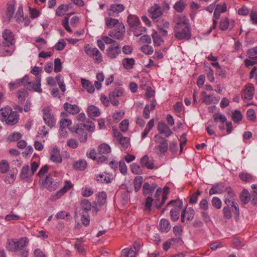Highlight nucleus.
Instances as JSON below:
<instances>
[{
    "label": "nucleus",
    "mask_w": 257,
    "mask_h": 257,
    "mask_svg": "<svg viewBox=\"0 0 257 257\" xmlns=\"http://www.w3.org/2000/svg\"><path fill=\"white\" fill-rule=\"evenodd\" d=\"M17 94L19 102L23 103L27 96V92L25 90H19Z\"/></svg>",
    "instance_id": "obj_51"
},
{
    "label": "nucleus",
    "mask_w": 257,
    "mask_h": 257,
    "mask_svg": "<svg viewBox=\"0 0 257 257\" xmlns=\"http://www.w3.org/2000/svg\"><path fill=\"white\" fill-rule=\"evenodd\" d=\"M247 118L251 121H255L256 120V114L255 111L253 109H249L246 112Z\"/></svg>",
    "instance_id": "obj_52"
},
{
    "label": "nucleus",
    "mask_w": 257,
    "mask_h": 257,
    "mask_svg": "<svg viewBox=\"0 0 257 257\" xmlns=\"http://www.w3.org/2000/svg\"><path fill=\"white\" fill-rule=\"evenodd\" d=\"M7 248L8 250L12 252H17L16 239H8L7 241Z\"/></svg>",
    "instance_id": "obj_31"
},
{
    "label": "nucleus",
    "mask_w": 257,
    "mask_h": 257,
    "mask_svg": "<svg viewBox=\"0 0 257 257\" xmlns=\"http://www.w3.org/2000/svg\"><path fill=\"white\" fill-rule=\"evenodd\" d=\"M87 166L86 161L84 159H80L73 163L72 165L73 168L78 171H83Z\"/></svg>",
    "instance_id": "obj_18"
},
{
    "label": "nucleus",
    "mask_w": 257,
    "mask_h": 257,
    "mask_svg": "<svg viewBox=\"0 0 257 257\" xmlns=\"http://www.w3.org/2000/svg\"><path fill=\"white\" fill-rule=\"evenodd\" d=\"M13 111L10 107L1 108L0 110V116L2 120L4 121L8 116L12 113Z\"/></svg>",
    "instance_id": "obj_38"
},
{
    "label": "nucleus",
    "mask_w": 257,
    "mask_h": 257,
    "mask_svg": "<svg viewBox=\"0 0 257 257\" xmlns=\"http://www.w3.org/2000/svg\"><path fill=\"white\" fill-rule=\"evenodd\" d=\"M15 12V7L13 4H7V15L8 18L10 19L13 17Z\"/></svg>",
    "instance_id": "obj_60"
},
{
    "label": "nucleus",
    "mask_w": 257,
    "mask_h": 257,
    "mask_svg": "<svg viewBox=\"0 0 257 257\" xmlns=\"http://www.w3.org/2000/svg\"><path fill=\"white\" fill-rule=\"evenodd\" d=\"M155 138L156 143L159 144L155 147V149L159 150L161 154L166 153L168 150V140L159 135H155Z\"/></svg>",
    "instance_id": "obj_5"
},
{
    "label": "nucleus",
    "mask_w": 257,
    "mask_h": 257,
    "mask_svg": "<svg viewBox=\"0 0 257 257\" xmlns=\"http://www.w3.org/2000/svg\"><path fill=\"white\" fill-rule=\"evenodd\" d=\"M95 128L93 123H80L71 128V131L74 132V136L78 138L80 143H85L87 141V131H92Z\"/></svg>",
    "instance_id": "obj_1"
},
{
    "label": "nucleus",
    "mask_w": 257,
    "mask_h": 257,
    "mask_svg": "<svg viewBox=\"0 0 257 257\" xmlns=\"http://www.w3.org/2000/svg\"><path fill=\"white\" fill-rule=\"evenodd\" d=\"M169 187L167 186H165L163 191H162V199H161V203L160 204V205H164L165 203L166 200L168 198V194L169 193Z\"/></svg>",
    "instance_id": "obj_54"
},
{
    "label": "nucleus",
    "mask_w": 257,
    "mask_h": 257,
    "mask_svg": "<svg viewBox=\"0 0 257 257\" xmlns=\"http://www.w3.org/2000/svg\"><path fill=\"white\" fill-rule=\"evenodd\" d=\"M249 58L251 59H257V46L248 49L247 51Z\"/></svg>",
    "instance_id": "obj_57"
},
{
    "label": "nucleus",
    "mask_w": 257,
    "mask_h": 257,
    "mask_svg": "<svg viewBox=\"0 0 257 257\" xmlns=\"http://www.w3.org/2000/svg\"><path fill=\"white\" fill-rule=\"evenodd\" d=\"M229 21L228 18H225L220 21L219 24V28L220 30L225 31L227 29L229 26Z\"/></svg>",
    "instance_id": "obj_64"
},
{
    "label": "nucleus",
    "mask_w": 257,
    "mask_h": 257,
    "mask_svg": "<svg viewBox=\"0 0 257 257\" xmlns=\"http://www.w3.org/2000/svg\"><path fill=\"white\" fill-rule=\"evenodd\" d=\"M120 53V47L118 44L111 45L106 50V55L110 59L115 58Z\"/></svg>",
    "instance_id": "obj_10"
},
{
    "label": "nucleus",
    "mask_w": 257,
    "mask_h": 257,
    "mask_svg": "<svg viewBox=\"0 0 257 257\" xmlns=\"http://www.w3.org/2000/svg\"><path fill=\"white\" fill-rule=\"evenodd\" d=\"M149 13L150 17L153 21L157 22V20H159L158 19L163 14L162 8L159 5H155L149 10Z\"/></svg>",
    "instance_id": "obj_11"
},
{
    "label": "nucleus",
    "mask_w": 257,
    "mask_h": 257,
    "mask_svg": "<svg viewBox=\"0 0 257 257\" xmlns=\"http://www.w3.org/2000/svg\"><path fill=\"white\" fill-rule=\"evenodd\" d=\"M141 51L147 55H151L153 53V47L150 45H146L141 47Z\"/></svg>",
    "instance_id": "obj_62"
},
{
    "label": "nucleus",
    "mask_w": 257,
    "mask_h": 257,
    "mask_svg": "<svg viewBox=\"0 0 257 257\" xmlns=\"http://www.w3.org/2000/svg\"><path fill=\"white\" fill-rule=\"evenodd\" d=\"M137 252L132 247L126 248L121 251L120 257H135Z\"/></svg>",
    "instance_id": "obj_30"
},
{
    "label": "nucleus",
    "mask_w": 257,
    "mask_h": 257,
    "mask_svg": "<svg viewBox=\"0 0 257 257\" xmlns=\"http://www.w3.org/2000/svg\"><path fill=\"white\" fill-rule=\"evenodd\" d=\"M92 205L90 201L87 199H83L80 203V209L79 212H85L88 213L91 210Z\"/></svg>",
    "instance_id": "obj_23"
},
{
    "label": "nucleus",
    "mask_w": 257,
    "mask_h": 257,
    "mask_svg": "<svg viewBox=\"0 0 257 257\" xmlns=\"http://www.w3.org/2000/svg\"><path fill=\"white\" fill-rule=\"evenodd\" d=\"M175 37L178 40H188L191 36V30L187 23L177 22L174 28Z\"/></svg>",
    "instance_id": "obj_2"
},
{
    "label": "nucleus",
    "mask_w": 257,
    "mask_h": 257,
    "mask_svg": "<svg viewBox=\"0 0 257 257\" xmlns=\"http://www.w3.org/2000/svg\"><path fill=\"white\" fill-rule=\"evenodd\" d=\"M80 215L81 216L82 223L85 226H88L90 223L89 215L88 213L85 212H82L80 213Z\"/></svg>",
    "instance_id": "obj_44"
},
{
    "label": "nucleus",
    "mask_w": 257,
    "mask_h": 257,
    "mask_svg": "<svg viewBox=\"0 0 257 257\" xmlns=\"http://www.w3.org/2000/svg\"><path fill=\"white\" fill-rule=\"evenodd\" d=\"M64 108L67 112L72 114L77 113L79 111V109L77 105L75 104L72 105L68 102L64 104Z\"/></svg>",
    "instance_id": "obj_20"
},
{
    "label": "nucleus",
    "mask_w": 257,
    "mask_h": 257,
    "mask_svg": "<svg viewBox=\"0 0 257 257\" xmlns=\"http://www.w3.org/2000/svg\"><path fill=\"white\" fill-rule=\"evenodd\" d=\"M85 51L88 56L93 58H94L95 55L99 54V52L96 48H86Z\"/></svg>",
    "instance_id": "obj_47"
},
{
    "label": "nucleus",
    "mask_w": 257,
    "mask_h": 257,
    "mask_svg": "<svg viewBox=\"0 0 257 257\" xmlns=\"http://www.w3.org/2000/svg\"><path fill=\"white\" fill-rule=\"evenodd\" d=\"M212 205L216 209H219L222 206L221 200L217 197H214L211 200Z\"/></svg>",
    "instance_id": "obj_49"
},
{
    "label": "nucleus",
    "mask_w": 257,
    "mask_h": 257,
    "mask_svg": "<svg viewBox=\"0 0 257 257\" xmlns=\"http://www.w3.org/2000/svg\"><path fill=\"white\" fill-rule=\"evenodd\" d=\"M158 130L159 134H164L167 138L170 136L173 132L169 126L164 122L159 121L158 124Z\"/></svg>",
    "instance_id": "obj_14"
},
{
    "label": "nucleus",
    "mask_w": 257,
    "mask_h": 257,
    "mask_svg": "<svg viewBox=\"0 0 257 257\" xmlns=\"http://www.w3.org/2000/svg\"><path fill=\"white\" fill-rule=\"evenodd\" d=\"M160 34L156 31H154L152 34L154 43L156 46H159L164 42L163 39L160 37Z\"/></svg>",
    "instance_id": "obj_36"
},
{
    "label": "nucleus",
    "mask_w": 257,
    "mask_h": 257,
    "mask_svg": "<svg viewBox=\"0 0 257 257\" xmlns=\"http://www.w3.org/2000/svg\"><path fill=\"white\" fill-rule=\"evenodd\" d=\"M122 63L125 69H131L134 67L135 64V60L133 58H125L122 59Z\"/></svg>",
    "instance_id": "obj_26"
},
{
    "label": "nucleus",
    "mask_w": 257,
    "mask_h": 257,
    "mask_svg": "<svg viewBox=\"0 0 257 257\" xmlns=\"http://www.w3.org/2000/svg\"><path fill=\"white\" fill-rule=\"evenodd\" d=\"M195 211L192 208H189L188 210L184 209L182 210L181 214V222L184 223L185 221V217L187 221L192 220L194 216Z\"/></svg>",
    "instance_id": "obj_13"
},
{
    "label": "nucleus",
    "mask_w": 257,
    "mask_h": 257,
    "mask_svg": "<svg viewBox=\"0 0 257 257\" xmlns=\"http://www.w3.org/2000/svg\"><path fill=\"white\" fill-rule=\"evenodd\" d=\"M171 226L169 221L165 218L161 219L160 221V229L162 232H168Z\"/></svg>",
    "instance_id": "obj_22"
},
{
    "label": "nucleus",
    "mask_w": 257,
    "mask_h": 257,
    "mask_svg": "<svg viewBox=\"0 0 257 257\" xmlns=\"http://www.w3.org/2000/svg\"><path fill=\"white\" fill-rule=\"evenodd\" d=\"M43 118L46 124L49 126L52 127L55 124L56 120L54 115L51 113L49 107H46L42 110Z\"/></svg>",
    "instance_id": "obj_4"
},
{
    "label": "nucleus",
    "mask_w": 257,
    "mask_h": 257,
    "mask_svg": "<svg viewBox=\"0 0 257 257\" xmlns=\"http://www.w3.org/2000/svg\"><path fill=\"white\" fill-rule=\"evenodd\" d=\"M50 159L52 161L55 163H60L62 161V159L60 153V150L57 148H53Z\"/></svg>",
    "instance_id": "obj_19"
},
{
    "label": "nucleus",
    "mask_w": 257,
    "mask_h": 257,
    "mask_svg": "<svg viewBox=\"0 0 257 257\" xmlns=\"http://www.w3.org/2000/svg\"><path fill=\"white\" fill-rule=\"evenodd\" d=\"M73 187V184L70 181H66L63 187L57 192V196L60 197Z\"/></svg>",
    "instance_id": "obj_27"
},
{
    "label": "nucleus",
    "mask_w": 257,
    "mask_h": 257,
    "mask_svg": "<svg viewBox=\"0 0 257 257\" xmlns=\"http://www.w3.org/2000/svg\"><path fill=\"white\" fill-rule=\"evenodd\" d=\"M123 94V90L121 88H116L113 91L109 94V98L112 97L116 98L122 96Z\"/></svg>",
    "instance_id": "obj_46"
},
{
    "label": "nucleus",
    "mask_w": 257,
    "mask_h": 257,
    "mask_svg": "<svg viewBox=\"0 0 257 257\" xmlns=\"http://www.w3.org/2000/svg\"><path fill=\"white\" fill-rule=\"evenodd\" d=\"M254 88L252 84H248L246 86L244 90V98L247 100H251L253 97V92Z\"/></svg>",
    "instance_id": "obj_21"
},
{
    "label": "nucleus",
    "mask_w": 257,
    "mask_h": 257,
    "mask_svg": "<svg viewBox=\"0 0 257 257\" xmlns=\"http://www.w3.org/2000/svg\"><path fill=\"white\" fill-rule=\"evenodd\" d=\"M250 199V196L248 191L246 189H244L242 191L240 195V199L241 201L244 204H246L249 202Z\"/></svg>",
    "instance_id": "obj_32"
},
{
    "label": "nucleus",
    "mask_w": 257,
    "mask_h": 257,
    "mask_svg": "<svg viewBox=\"0 0 257 257\" xmlns=\"http://www.w3.org/2000/svg\"><path fill=\"white\" fill-rule=\"evenodd\" d=\"M110 147L106 144H102L99 145L98 152L99 155L107 154L110 152Z\"/></svg>",
    "instance_id": "obj_35"
},
{
    "label": "nucleus",
    "mask_w": 257,
    "mask_h": 257,
    "mask_svg": "<svg viewBox=\"0 0 257 257\" xmlns=\"http://www.w3.org/2000/svg\"><path fill=\"white\" fill-rule=\"evenodd\" d=\"M96 179L97 181L101 183H109L110 182V179L107 176H104L103 174H99L96 176Z\"/></svg>",
    "instance_id": "obj_61"
},
{
    "label": "nucleus",
    "mask_w": 257,
    "mask_h": 257,
    "mask_svg": "<svg viewBox=\"0 0 257 257\" xmlns=\"http://www.w3.org/2000/svg\"><path fill=\"white\" fill-rule=\"evenodd\" d=\"M106 24L109 28L115 27V29L119 28L120 24H123L122 23H119V21L115 19L108 18L106 19Z\"/></svg>",
    "instance_id": "obj_24"
},
{
    "label": "nucleus",
    "mask_w": 257,
    "mask_h": 257,
    "mask_svg": "<svg viewBox=\"0 0 257 257\" xmlns=\"http://www.w3.org/2000/svg\"><path fill=\"white\" fill-rule=\"evenodd\" d=\"M242 115L239 110H235L232 113V119L234 122H239L241 121Z\"/></svg>",
    "instance_id": "obj_41"
},
{
    "label": "nucleus",
    "mask_w": 257,
    "mask_h": 257,
    "mask_svg": "<svg viewBox=\"0 0 257 257\" xmlns=\"http://www.w3.org/2000/svg\"><path fill=\"white\" fill-rule=\"evenodd\" d=\"M129 138L127 137H121L118 141L121 145L122 150H125L129 146Z\"/></svg>",
    "instance_id": "obj_45"
},
{
    "label": "nucleus",
    "mask_w": 257,
    "mask_h": 257,
    "mask_svg": "<svg viewBox=\"0 0 257 257\" xmlns=\"http://www.w3.org/2000/svg\"><path fill=\"white\" fill-rule=\"evenodd\" d=\"M170 206L172 207L170 210L180 213L183 207V202L182 200H180V199L172 200L168 202L166 206L162 209L161 213H164L165 211L167 210V208Z\"/></svg>",
    "instance_id": "obj_8"
},
{
    "label": "nucleus",
    "mask_w": 257,
    "mask_h": 257,
    "mask_svg": "<svg viewBox=\"0 0 257 257\" xmlns=\"http://www.w3.org/2000/svg\"><path fill=\"white\" fill-rule=\"evenodd\" d=\"M3 45L5 47H10L15 43L14 34L10 30L5 29L3 31Z\"/></svg>",
    "instance_id": "obj_6"
},
{
    "label": "nucleus",
    "mask_w": 257,
    "mask_h": 257,
    "mask_svg": "<svg viewBox=\"0 0 257 257\" xmlns=\"http://www.w3.org/2000/svg\"><path fill=\"white\" fill-rule=\"evenodd\" d=\"M141 163L143 167H146L151 170L154 168L153 160L149 159V156L147 155L144 156L141 159Z\"/></svg>",
    "instance_id": "obj_17"
},
{
    "label": "nucleus",
    "mask_w": 257,
    "mask_h": 257,
    "mask_svg": "<svg viewBox=\"0 0 257 257\" xmlns=\"http://www.w3.org/2000/svg\"><path fill=\"white\" fill-rule=\"evenodd\" d=\"M173 8L177 12L182 13L185 8V5L183 2L180 0L175 3Z\"/></svg>",
    "instance_id": "obj_48"
},
{
    "label": "nucleus",
    "mask_w": 257,
    "mask_h": 257,
    "mask_svg": "<svg viewBox=\"0 0 257 257\" xmlns=\"http://www.w3.org/2000/svg\"><path fill=\"white\" fill-rule=\"evenodd\" d=\"M158 28H169L170 24L166 20L160 19L157 20Z\"/></svg>",
    "instance_id": "obj_56"
},
{
    "label": "nucleus",
    "mask_w": 257,
    "mask_h": 257,
    "mask_svg": "<svg viewBox=\"0 0 257 257\" xmlns=\"http://www.w3.org/2000/svg\"><path fill=\"white\" fill-rule=\"evenodd\" d=\"M143 178L142 176H137L134 180L135 190L136 192L139 191L142 187Z\"/></svg>",
    "instance_id": "obj_37"
},
{
    "label": "nucleus",
    "mask_w": 257,
    "mask_h": 257,
    "mask_svg": "<svg viewBox=\"0 0 257 257\" xmlns=\"http://www.w3.org/2000/svg\"><path fill=\"white\" fill-rule=\"evenodd\" d=\"M41 184L50 191L56 190L59 186L58 182L54 181L51 175L46 176L45 179H41Z\"/></svg>",
    "instance_id": "obj_7"
},
{
    "label": "nucleus",
    "mask_w": 257,
    "mask_h": 257,
    "mask_svg": "<svg viewBox=\"0 0 257 257\" xmlns=\"http://www.w3.org/2000/svg\"><path fill=\"white\" fill-rule=\"evenodd\" d=\"M127 23L131 27L133 28L139 25L140 20L137 16L130 15L127 18Z\"/></svg>",
    "instance_id": "obj_29"
},
{
    "label": "nucleus",
    "mask_w": 257,
    "mask_h": 257,
    "mask_svg": "<svg viewBox=\"0 0 257 257\" xmlns=\"http://www.w3.org/2000/svg\"><path fill=\"white\" fill-rule=\"evenodd\" d=\"M81 81L83 87L85 88L89 93H92L94 91V86L91 82L83 78H81Z\"/></svg>",
    "instance_id": "obj_25"
},
{
    "label": "nucleus",
    "mask_w": 257,
    "mask_h": 257,
    "mask_svg": "<svg viewBox=\"0 0 257 257\" xmlns=\"http://www.w3.org/2000/svg\"><path fill=\"white\" fill-rule=\"evenodd\" d=\"M29 243V239L26 237H23L19 239H16L17 247L18 251L22 250L25 247L28 245Z\"/></svg>",
    "instance_id": "obj_28"
},
{
    "label": "nucleus",
    "mask_w": 257,
    "mask_h": 257,
    "mask_svg": "<svg viewBox=\"0 0 257 257\" xmlns=\"http://www.w3.org/2000/svg\"><path fill=\"white\" fill-rule=\"evenodd\" d=\"M223 187V185H222L221 184H217L213 185L209 190V195H212L215 194L221 193L223 191L222 187Z\"/></svg>",
    "instance_id": "obj_34"
},
{
    "label": "nucleus",
    "mask_w": 257,
    "mask_h": 257,
    "mask_svg": "<svg viewBox=\"0 0 257 257\" xmlns=\"http://www.w3.org/2000/svg\"><path fill=\"white\" fill-rule=\"evenodd\" d=\"M232 200L225 199L224 201L226 206L223 208V217L226 219H230L232 217V213H234L236 216L239 214V207L235 201Z\"/></svg>",
    "instance_id": "obj_3"
},
{
    "label": "nucleus",
    "mask_w": 257,
    "mask_h": 257,
    "mask_svg": "<svg viewBox=\"0 0 257 257\" xmlns=\"http://www.w3.org/2000/svg\"><path fill=\"white\" fill-rule=\"evenodd\" d=\"M62 68V62L59 58H56L54 60V71L56 73L59 72L61 71Z\"/></svg>",
    "instance_id": "obj_53"
},
{
    "label": "nucleus",
    "mask_w": 257,
    "mask_h": 257,
    "mask_svg": "<svg viewBox=\"0 0 257 257\" xmlns=\"http://www.w3.org/2000/svg\"><path fill=\"white\" fill-rule=\"evenodd\" d=\"M124 10V6L121 4H112L110 6L108 12V15L110 16H117L119 13H121Z\"/></svg>",
    "instance_id": "obj_12"
},
{
    "label": "nucleus",
    "mask_w": 257,
    "mask_h": 257,
    "mask_svg": "<svg viewBox=\"0 0 257 257\" xmlns=\"http://www.w3.org/2000/svg\"><path fill=\"white\" fill-rule=\"evenodd\" d=\"M88 114L90 117H97L100 114V112L97 107L91 105L88 108Z\"/></svg>",
    "instance_id": "obj_33"
},
{
    "label": "nucleus",
    "mask_w": 257,
    "mask_h": 257,
    "mask_svg": "<svg viewBox=\"0 0 257 257\" xmlns=\"http://www.w3.org/2000/svg\"><path fill=\"white\" fill-rule=\"evenodd\" d=\"M19 119V115L18 114L17 112L13 111L12 113L10 114L4 121H5L6 123L8 125H13L18 122Z\"/></svg>",
    "instance_id": "obj_16"
},
{
    "label": "nucleus",
    "mask_w": 257,
    "mask_h": 257,
    "mask_svg": "<svg viewBox=\"0 0 257 257\" xmlns=\"http://www.w3.org/2000/svg\"><path fill=\"white\" fill-rule=\"evenodd\" d=\"M157 185L156 183H154L150 186V184L148 182H145L143 187V191L144 195H147V194L151 195L152 196V193L154 191L155 189L156 188Z\"/></svg>",
    "instance_id": "obj_15"
},
{
    "label": "nucleus",
    "mask_w": 257,
    "mask_h": 257,
    "mask_svg": "<svg viewBox=\"0 0 257 257\" xmlns=\"http://www.w3.org/2000/svg\"><path fill=\"white\" fill-rule=\"evenodd\" d=\"M10 169L9 164L7 161L5 160L0 161V172L5 174L8 172Z\"/></svg>",
    "instance_id": "obj_39"
},
{
    "label": "nucleus",
    "mask_w": 257,
    "mask_h": 257,
    "mask_svg": "<svg viewBox=\"0 0 257 257\" xmlns=\"http://www.w3.org/2000/svg\"><path fill=\"white\" fill-rule=\"evenodd\" d=\"M154 199L152 196H148L146 199L145 210L146 212L149 213L152 210V206Z\"/></svg>",
    "instance_id": "obj_40"
},
{
    "label": "nucleus",
    "mask_w": 257,
    "mask_h": 257,
    "mask_svg": "<svg viewBox=\"0 0 257 257\" xmlns=\"http://www.w3.org/2000/svg\"><path fill=\"white\" fill-rule=\"evenodd\" d=\"M199 209L201 211L207 210L209 208V203L206 199H202L199 203Z\"/></svg>",
    "instance_id": "obj_55"
},
{
    "label": "nucleus",
    "mask_w": 257,
    "mask_h": 257,
    "mask_svg": "<svg viewBox=\"0 0 257 257\" xmlns=\"http://www.w3.org/2000/svg\"><path fill=\"white\" fill-rule=\"evenodd\" d=\"M125 27L123 24H120L119 28L114 29L109 32L108 35L110 37L117 40H122L124 37Z\"/></svg>",
    "instance_id": "obj_9"
},
{
    "label": "nucleus",
    "mask_w": 257,
    "mask_h": 257,
    "mask_svg": "<svg viewBox=\"0 0 257 257\" xmlns=\"http://www.w3.org/2000/svg\"><path fill=\"white\" fill-rule=\"evenodd\" d=\"M67 145L72 149H76L78 147L79 143L75 139H70L67 142Z\"/></svg>",
    "instance_id": "obj_59"
},
{
    "label": "nucleus",
    "mask_w": 257,
    "mask_h": 257,
    "mask_svg": "<svg viewBox=\"0 0 257 257\" xmlns=\"http://www.w3.org/2000/svg\"><path fill=\"white\" fill-rule=\"evenodd\" d=\"M131 170L132 172L135 174H140L143 172L142 167L135 163L131 166Z\"/></svg>",
    "instance_id": "obj_63"
},
{
    "label": "nucleus",
    "mask_w": 257,
    "mask_h": 257,
    "mask_svg": "<svg viewBox=\"0 0 257 257\" xmlns=\"http://www.w3.org/2000/svg\"><path fill=\"white\" fill-rule=\"evenodd\" d=\"M239 177L242 181L248 182H251L253 178L252 176L250 174L244 172L240 173Z\"/></svg>",
    "instance_id": "obj_50"
},
{
    "label": "nucleus",
    "mask_w": 257,
    "mask_h": 257,
    "mask_svg": "<svg viewBox=\"0 0 257 257\" xmlns=\"http://www.w3.org/2000/svg\"><path fill=\"white\" fill-rule=\"evenodd\" d=\"M201 194V192L200 191L197 190L196 192L192 194L190 197L189 199V203L191 204H196L197 202L198 197Z\"/></svg>",
    "instance_id": "obj_58"
},
{
    "label": "nucleus",
    "mask_w": 257,
    "mask_h": 257,
    "mask_svg": "<svg viewBox=\"0 0 257 257\" xmlns=\"http://www.w3.org/2000/svg\"><path fill=\"white\" fill-rule=\"evenodd\" d=\"M107 199V195L105 192H99L98 194L97 203L100 205H103L106 202Z\"/></svg>",
    "instance_id": "obj_43"
},
{
    "label": "nucleus",
    "mask_w": 257,
    "mask_h": 257,
    "mask_svg": "<svg viewBox=\"0 0 257 257\" xmlns=\"http://www.w3.org/2000/svg\"><path fill=\"white\" fill-rule=\"evenodd\" d=\"M29 170L30 168L28 165L23 166L21 171L20 177L23 179L28 178L29 176H30L31 174V173L30 174Z\"/></svg>",
    "instance_id": "obj_42"
}]
</instances>
